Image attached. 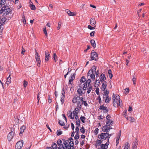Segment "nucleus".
Segmentation results:
<instances>
[{
  "mask_svg": "<svg viewBox=\"0 0 149 149\" xmlns=\"http://www.w3.org/2000/svg\"><path fill=\"white\" fill-rule=\"evenodd\" d=\"M65 12L68 14L69 15V14H70V11L68 9H66L65 10Z\"/></svg>",
  "mask_w": 149,
  "mask_h": 149,
  "instance_id": "obj_63",
  "label": "nucleus"
},
{
  "mask_svg": "<svg viewBox=\"0 0 149 149\" xmlns=\"http://www.w3.org/2000/svg\"><path fill=\"white\" fill-rule=\"evenodd\" d=\"M95 72H91V71H88L87 73L88 77H90L93 80L95 79Z\"/></svg>",
  "mask_w": 149,
  "mask_h": 149,
  "instance_id": "obj_11",
  "label": "nucleus"
},
{
  "mask_svg": "<svg viewBox=\"0 0 149 149\" xmlns=\"http://www.w3.org/2000/svg\"><path fill=\"white\" fill-rule=\"evenodd\" d=\"M75 74L74 73L71 75V78L69 79V83L71 85L72 84V81L75 78Z\"/></svg>",
  "mask_w": 149,
  "mask_h": 149,
  "instance_id": "obj_15",
  "label": "nucleus"
},
{
  "mask_svg": "<svg viewBox=\"0 0 149 149\" xmlns=\"http://www.w3.org/2000/svg\"><path fill=\"white\" fill-rule=\"evenodd\" d=\"M58 123L59 125L61 126H63L65 125L64 122L63 121L61 120H59Z\"/></svg>",
  "mask_w": 149,
  "mask_h": 149,
  "instance_id": "obj_50",
  "label": "nucleus"
},
{
  "mask_svg": "<svg viewBox=\"0 0 149 149\" xmlns=\"http://www.w3.org/2000/svg\"><path fill=\"white\" fill-rule=\"evenodd\" d=\"M57 57V56L56 54V53H54V60L55 61V62H56V60H55V58Z\"/></svg>",
  "mask_w": 149,
  "mask_h": 149,
  "instance_id": "obj_62",
  "label": "nucleus"
},
{
  "mask_svg": "<svg viewBox=\"0 0 149 149\" xmlns=\"http://www.w3.org/2000/svg\"><path fill=\"white\" fill-rule=\"evenodd\" d=\"M130 146V145L128 143L126 145L124 148V149H129V147Z\"/></svg>",
  "mask_w": 149,
  "mask_h": 149,
  "instance_id": "obj_61",
  "label": "nucleus"
},
{
  "mask_svg": "<svg viewBox=\"0 0 149 149\" xmlns=\"http://www.w3.org/2000/svg\"><path fill=\"white\" fill-rule=\"evenodd\" d=\"M4 6L0 10V14H3V15L5 17L9 15L11 12L12 10L7 5V4Z\"/></svg>",
  "mask_w": 149,
  "mask_h": 149,
  "instance_id": "obj_2",
  "label": "nucleus"
},
{
  "mask_svg": "<svg viewBox=\"0 0 149 149\" xmlns=\"http://www.w3.org/2000/svg\"><path fill=\"white\" fill-rule=\"evenodd\" d=\"M65 97L64 96H61V104H63L64 103V99L65 98Z\"/></svg>",
  "mask_w": 149,
  "mask_h": 149,
  "instance_id": "obj_41",
  "label": "nucleus"
},
{
  "mask_svg": "<svg viewBox=\"0 0 149 149\" xmlns=\"http://www.w3.org/2000/svg\"><path fill=\"white\" fill-rule=\"evenodd\" d=\"M87 86V82L84 83H81L79 84V87L80 88L83 89L84 91L86 89Z\"/></svg>",
  "mask_w": 149,
  "mask_h": 149,
  "instance_id": "obj_10",
  "label": "nucleus"
},
{
  "mask_svg": "<svg viewBox=\"0 0 149 149\" xmlns=\"http://www.w3.org/2000/svg\"><path fill=\"white\" fill-rule=\"evenodd\" d=\"M70 14H69V16H74L76 15V14L74 12H71V11L70 12Z\"/></svg>",
  "mask_w": 149,
  "mask_h": 149,
  "instance_id": "obj_51",
  "label": "nucleus"
},
{
  "mask_svg": "<svg viewBox=\"0 0 149 149\" xmlns=\"http://www.w3.org/2000/svg\"><path fill=\"white\" fill-rule=\"evenodd\" d=\"M102 143V141L101 140L97 139L96 141V143L95 144L96 147L97 148V146H98L100 145L101 143Z\"/></svg>",
  "mask_w": 149,
  "mask_h": 149,
  "instance_id": "obj_26",
  "label": "nucleus"
},
{
  "mask_svg": "<svg viewBox=\"0 0 149 149\" xmlns=\"http://www.w3.org/2000/svg\"><path fill=\"white\" fill-rule=\"evenodd\" d=\"M7 20V19L6 17H3L1 19L0 21V23H2V24H4L5 22H6Z\"/></svg>",
  "mask_w": 149,
  "mask_h": 149,
  "instance_id": "obj_31",
  "label": "nucleus"
},
{
  "mask_svg": "<svg viewBox=\"0 0 149 149\" xmlns=\"http://www.w3.org/2000/svg\"><path fill=\"white\" fill-rule=\"evenodd\" d=\"M98 137L101 139L104 140L106 139H108V137L109 136V133H103L99 135Z\"/></svg>",
  "mask_w": 149,
  "mask_h": 149,
  "instance_id": "obj_7",
  "label": "nucleus"
},
{
  "mask_svg": "<svg viewBox=\"0 0 149 149\" xmlns=\"http://www.w3.org/2000/svg\"><path fill=\"white\" fill-rule=\"evenodd\" d=\"M126 118L127 119V120H128L130 121L131 122H134L135 121V119L134 118L131 117H126Z\"/></svg>",
  "mask_w": 149,
  "mask_h": 149,
  "instance_id": "obj_30",
  "label": "nucleus"
},
{
  "mask_svg": "<svg viewBox=\"0 0 149 149\" xmlns=\"http://www.w3.org/2000/svg\"><path fill=\"white\" fill-rule=\"evenodd\" d=\"M106 79V78L104 74L102 73L101 74L100 76V80L102 82L104 81Z\"/></svg>",
  "mask_w": 149,
  "mask_h": 149,
  "instance_id": "obj_27",
  "label": "nucleus"
},
{
  "mask_svg": "<svg viewBox=\"0 0 149 149\" xmlns=\"http://www.w3.org/2000/svg\"><path fill=\"white\" fill-rule=\"evenodd\" d=\"M96 69V67L94 66H93L92 67L91 69L89 71H91V72H95V71Z\"/></svg>",
  "mask_w": 149,
  "mask_h": 149,
  "instance_id": "obj_33",
  "label": "nucleus"
},
{
  "mask_svg": "<svg viewBox=\"0 0 149 149\" xmlns=\"http://www.w3.org/2000/svg\"><path fill=\"white\" fill-rule=\"evenodd\" d=\"M25 127L24 126H22L20 129V133L19 135L21 136L22 135V134L24 131V130L25 129Z\"/></svg>",
  "mask_w": 149,
  "mask_h": 149,
  "instance_id": "obj_23",
  "label": "nucleus"
},
{
  "mask_svg": "<svg viewBox=\"0 0 149 149\" xmlns=\"http://www.w3.org/2000/svg\"><path fill=\"white\" fill-rule=\"evenodd\" d=\"M76 125H77L78 126H79V127H80V120L79 119H78L77 120H76Z\"/></svg>",
  "mask_w": 149,
  "mask_h": 149,
  "instance_id": "obj_45",
  "label": "nucleus"
},
{
  "mask_svg": "<svg viewBox=\"0 0 149 149\" xmlns=\"http://www.w3.org/2000/svg\"><path fill=\"white\" fill-rule=\"evenodd\" d=\"M84 104L85 106L86 107H87L88 106V104L86 102V101H84L83 100V104Z\"/></svg>",
  "mask_w": 149,
  "mask_h": 149,
  "instance_id": "obj_57",
  "label": "nucleus"
},
{
  "mask_svg": "<svg viewBox=\"0 0 149 149\" xmlns=\"http://www.w3.org/2000/svg\"><path fill=\"white\" fill-rule=\"evenodd\" d=\"M62 134V131L60 130H58L56 132L57 135L58 136H59Z\"/></svg>",
  "mask_w": 149,
  "mask_h": 149,
  "instance_id": "obj_42",
  "label": "nucleus"
},
{
  "mask_svg": "<svg viewBox=\"0 0 149 149\" xmlns=\"http://www.w3.org/2000/svg\"><path fill=\"white\" fill-rule=\"evenodd\" d=\"M80 130L82 133L84 134L85 132V129L83 126L81 127Z\"/></svg>",
  "mask_w": 149,
  "mask_h": 149,
  "instance_id": "obj_40",
  "label": "nucleus"
},
{
  "mask_svg": "<svg viewBox=\"0 0 149 149\" xmlns=\"http://www.w3.org/2000/svg\"><path fill=\"white\" fill-rule=\"evenodd\" d=\"M112 99L113 100V106L115 107H118L119 106L120 107H122V101H120V96L116 94L115 95L114 93L113 94Z\"/></svg>",
  "mask_w": 149,
  "mask_h": 149,
  "instance_id": "obj_1",
  "label": "nucleus"
},
{
  "mask_svg": "<svg viewBox=\"0 0 149 149\" xmlns=\"http://www.w3.org/2000/svg\"><path fill=\"white\" fill-rule=\"evenodd\" d=\"M91 59L90 60V61L97 60L98 59V56L97 53L94 51H92L91 53Z\"/></svg>",
  "mask_w": 149,
  "mask_h": 149,
  "instance_id": "obj_5",
  "label": "nucleus"
},
{
  "mask_svg": "<svg viewBox=\"0 0 149 149\" xmlns=\"http://www.w3.org/2000/svg\"><path fill=\"white\" fill-rule=\"evenodd\" d=\"M6 0H1V4H2L3 5H6Z\"/></svg>",
  "mask_w": 149,
  "mask_h": 149,
  "instance_id": "obj_49",
  "label": "nucleus"
},
{
  "mask_svg": "<svg viewBox=\"0 0 149 149\" xmlns=\"http://www.w3.org/2000/svg\"><path fill=\"white\" fill-rule=\"evenodd\" d=\"M97 100H98V102L99 104H101V99L100 97V95H99L97 98Z\"/></svg>",
  "mask_w": 149,
  "mask_h": 149,
  "instance_id": "obj_43",
  "label": "nucleus"
},
{
  "mask_svg": "<svg viewBox=\"0 0 149 149\" xmlns=\"http://www.w3.org/2000/svg\"><path fill=\"white\" fill-rule=\"evenodd\" d=\"M58 147H57V145L56 143H54L52 145V147H47L46 149H58Z\"/></svg>",
  "mask_w": 149,
  "mask_h": 149,
  "instance_id": "obj_18",
  "label": "nucleus"
},
{
  "mask_svg": "<svg viewBox=\"0 0 149 149\" xmlns=\"http://www.w3.org/2000/svg\"><path fill=\"white\" fill-rule=\"evenodd\" d=\"M88 29L90 30H93L95 29V27H93L90 25L88 26Z\"/></svg>",
  "mask_w": 149,
  "mask_h": 149,
  "instance_id": "obj_53",
  "label": "nucleus"
},
{
  "mask_svg": "<svg viewBox=\"0 0 149 149\" xmlns=\"http://www.w3.org/2000/svg\"><path fill=\"white\" fill-rule=\"evenodd\" d=\"M43 31H44V33L46 36L47 34V31H46V27L43 28Z\"/></svg>",
  "mask_w": 149,
  "mask_h": 149,
  "instance_id": "obj_60",
  "label": "nucleus"
},
{
  "mask_svg": "<svg viewBox=\"0 0 149 149\" xmlns=\"http://www.w3.org/2000/svg\"><path fill=\"white\" fill-rule=\"evenodd\" d=\"M108 73L109 74V77L111 79L113 76V75L112 74V72L110 69L108 70Z\"/></svg>",
  "mask_w": 149,
  "mask_h": 149,
  "instance_id": "obj_37",
  "label": "nucleus"
},
{
  "mask_svg": "<svg viewBox=\"0 0 149 149\" xmlns=\"http://www.w3.org/2000/svg\"><path fill=\"white\" fill-rule=\"evenodd\" d=\"M79 126H77L76 127V129H75V132L76 133H79Z\"/></svg>",
  "mask_w": 149,
  "mask_h": 149,
  "instance_id": "obj_59",
  "label": "nucleus"
},
{
  "mask_svg": "<svg viewBox=\"0 0 149 149\" xmlns=\"http://www.w3.org/2000/svg\"><path fill=\"white\" fill-rule=\"evenodd\" d=\"M95 92H96V93L97 95H99L100 93H99V88H98L97 87V88H96V90H95Z\"/></svg>",
  "mask_w": 149,
  "mask_h": 149,
  "instance_id": "obj_52",
  "label": "nucleus"
},
{
  "mask_svg": "<svg viewBox=\"0 0 149 149\" xmlns=\"http://www.w3.org/2000/svg\"><path fill=\"white\" fill-rule=\"evenodd\" d=\"M86 80V79L84 77H81L80 80V83H84V82Z\"/></svg>",
  "mask_w": 149,
  "mask_h": 149,
  "instance_id": "obj_38",
  "label": "nucleus"
},
{
  "mask_svg": "<svg viewBox=\"0 0 149 149\" xmlns=\"http://www.w3.org/2000/svg\"><path fill=\"white\" fill-rule=\"evenodd\" d=\"M28 84V82L25 80H24V81L23 85L24 87L26 88Z\"/></svg>",
  "mask_w": 149,
  "mask_h": 149,
  "instance_id": "obj_54",
  "label": "nucleus"
},
{
  "mask_svg": "<svg viewBox=\"0 0 149 149\" xmlns=\"http://www.w3.org/2000/svg\"><path fill=\"white\" fill-rule=\"evenodd\" d=\"M112 129L111 126H108L106 125L103 127L102 130L103 132H108L110 129Z\"/></svg>",
  "mask_w": 149,
  "mask_h": 149,
  "instance_id": "obj_12",
  "label": "nucleus"
},
{
  "mask_svg": "<svg viewBox=\"0 0 149 149\" xmlns=\"http://www.w3.org/2000/svg\"><path fill=\"white\" fill-rule=\"evenodd\" d=\"M35 57L36 59L37 62V66L38 67L40 66V63L41 61L40 58V56L39 54L37 52L36 50H35Z\"/></svg>",
  "mask_w": 149,
  "mask_h": 149,
  "instance_id": "obj_6",
  "label": "nucleus"
},
{
  "mask_svg": "<svg viewBox=\"0 0 149 149\" xmlns=\"http://www.w3.org/2000/svg\"><path fill=\"white\" fill-rule=\"evenodd\" d=\"M65 141H68V143H69V144H68V145L67 146V148H71V147H72L74 145V143L72 141H70V140H65Z\"/></svg>",
  "mask_w": 149,
  "mask_h": 149,
  "instance_id": "obj_20",
  "label": "nucleus"
},
{
  "mask_svg": "<svg viewBox=\"0 0 149 149\" xmlns=\"http://www.w3.org/2000/svg\"><path fill=\"white\" fill-rule=\"evenodd\" d=\"M63 143L61 144L62 143V141L60 139H58L57 141V144L59 146L58 149H67V144H68V141H65V140H63Z\"/></svg>",
  "mask_w": 149,
  "mask_h": 149,
  "instance_id": "obj_4",
  "label": "nucleus"
},
{
  "mask_svg": "<svg viewBox=\"0 0 149 149\" xmlns=\"http://www.w3.org/2000/svg\"><path fill=\"white\" fill-rule=\"evenodd\" d=\"M79 111L78 108L76 107L75 108L74 111L73 112L74 113L78 114Z\"/></svg>",
  "mask_w": 149,
  "mask_h": 149,
  "instance_id": "obj_48",
  "label": "nucleus"
},
{
  "mask_svg": "<svg viewBox=\"0 0 149 149\" xmlns=\"http://www.w3.org/2000/svg\"><path fill=\"white\" fill-rule=\"evenodd\" d=\"M138 145V141L136 139H135L132 144L133 149H136Z\"/></svg>",
  "mask_w": 149,
  "mask_h": 149,
  "instance_id": "obj_19",
  "label": "nucleus"
},
{
  "mask_svg": "<svg viewBox=\"0 0 149 149\" xmlns=\"http://www.w3.org/2000/svg\"><path fill=\"white\" fill-rule=\"evenodd\" d=\"M90 41L91 43L92 46L94 48L95 47H96V45L95 40H91Z\"/></svg>",
  "mask_w": 149,
  "mask_h": 149,
  "instance_id": "obj_35",
  "label": "nucleus"
},
{
  "mask_svg": "<svg viewBox=\"0 0 149 149\" xmlns=\"http://www.w3.org/2000/svg\"><path fill=\"white\" fill-rule=\"evenodd\" d=\"M23 141L22 140L18 142L16 144L15 148L18 149H21L23 146Z\"/></svg>",
  "mask_w": 149,
  "mask_h": 149,
  "instance_id": "obj_9",
  "label": "nucleus"
},
{
  "mask_svg": "<svg viewBox=\"0 0 149 149\" xmlns=\"http://www.w3.org/2000/svg\"><path fill=\"white\" fill-rule=\"evenodd\" d=\"M103 99H104V101L106 103H108L111 100V97L109 95H107L105 97L103 96Z\"/></svg>",
  "mask_w": 149,
  "mask_h": 149,
  "instance_id": "obj_16",
  "label": "nucleus"
},
{
  "mask_svg": "<svg viewBox=\"0 0 149 149\" xmlns=\"http://www.w3.org/2000/svg\"><path fill=\"white\" fill-rule=\"evenodd\" d=\"M48 100H49L48 102L49 103H51L52 102V99H51V97L49 95L48 96Z\"/></svg>",
  "mask_w": 149,
  "mask_h": 149,
  "instance_id": "obj_55",
  "label": "nucleus"
},
{
  "mask_svg": "<svg viewBox=\"0 0 149 149\" xmlns=\"http://www.w3.org/2000/svg\"><path fill=\"white\" fill-rule=\"evenodd\" d=\"M83 89H81V88H79L77 90V92L79 95V96H81L83 94H84L85 92H84L82 90Z\"/></svg>",
  "mask_w": 149,
  "mask_h": 149,
  "instance_id": "obj_24",
  "label": "nucleus"
},
{
  "mask_svg": "<svg viewBox=\"0 0 149 149\" xmlns=\"http://www.w3.org/2000/svg\"><path fill=\"white\" fill-rule=\"evenodd\" d=\"M62 96H64L65 97V92L64 88H63L62 90Z\"/></svg>",
  "mask_w": 149,
  "mask_h": 149,
  "instance_id": "obj_58",
  "label": "nucleus"
},
{
  "mask_svg": "<svg viewBox=\"0 0 149 149\" xmlns=\"http://www.w3.org/2000/svg\"><path fill=\"white\" fill-rule=\"evenodd\" d=\"M90 24L93 26H94L96 24L95 19L94 18H91L90 21Z\"/></svg>",
  "mask_w": 149,
  "mask_h": 149,
  "instance_id": "obj_25",
  "label": "nucleus"
},
{
  "mask_svg": "<svg viewBox=\"0 0 149 149\" xmlns=\"http://www.w3.org/2000/svg\"><path fill=\"white\" fill-rule=\"evenodd\" d=\"M102 91L103 92V96L105 97L107 95H108L109 93V90L107 89Z\"/></svg>",
  "mask_w": 149,
  "mask_h": 149,
  "instance_id": "obj_32",
  "label": "nucleus"
},
{
  "mask_svg": "<svg viewBox=\"0 0 149 149\" xmlns=\"http://www.w3.org/2000/svg\"><path fill=\"white\" fill-rule=\"evenodd\" d=\"M113 123V121L112 120H107L106 123V125L108 126H111V125Z\"/></svg>",
  "mask_w": 149,
  "mask_h": 149,
  "instance_id": "obj_28",
  "label": "nucleus"
},
{
  "mask_svg": "<svg viewBox=\"0 0 149 149\" xmlns=\"http://www.w3.org/2000/svg\"><path fill=\"white\" fill-rule=\"evenodd\" d=\"M79 133H76V134L74 137L75 139L77 140L79 138Z\"/></svg>",
  "mask_w": 149,
  "mask_h": 149,
  "instance_id": "obj_47",
  "label": "nucleus"
},
{
  "mask_svg": "<svg viewBox=\"0 0 149 149\" xmlns=\"http://www.w3.org/2000/svg\"><path fill=\"white\" fill-rule=\"evenodd\" d=\"M30 7L31 10H35L36 9V8L34 5L33 4H30Z\"/></svg>",
  "mask_w": 149,
  "mask_h": 149,
  "instance_id": "obj_39",
  "label": "nucleus"
},
{
  "mask_svg": "<svg viewBox=\"0 0 149 149\" xmlns=\"http://www.w3.org/2000/svg\"><path fill=\"white\" fill-rule=\"evenodd\" d=\"M10 74L8 77L7 78V80L6 81V84H9L10 83L11 78L10 77Z\"/></svg>",
  "mask_w": 149,
  "mask_h": 149,
  "instance_id": "obj_34",
  "label": "nucleus"
},
{
  "mask_svg": "<svg viewBox=\"0 0 149 149\" xmlns=\"http://www.w3.org/2000/svg\"><path fill=\"white\" fill-rule=\"evenodd\" d=\"M15 133L13 132V131H11L8 134L7 136V139L8 141H10L13 138Z\"/></svg>",
  "mask_w": 149,
  "mask_h": 149,
  "instance_id": "obj_8",
  "label": "nucleus"
},
{
  "mask_svg": "<svg viewBox=\"0 0 149 149\" xmlns=\"http://www.w3.org/2000/svg\"><path fill=\"white\" fill-rule=\"evenodd\" d=\"M83 98L80 97L79 96L75 97L73 98L72 100V102L73 103H77V107L81 108L82 105L83 104Z\"/></svg>",
  "mask_w": 149,
  "mask_h": 149,
  "instance_id": "obj_3",
  "label": "nucleus"
},
{
  "mask_svg": "<svg viewBox=\"0 0 149 149\" xmlns=\"http://www.w3.org/2000/svg\"><path fill=\"white\" fill-rule=\"evenodd\" d=\"M49 54L47 51L45 52V60L46 61H48L49 60Z\"/></svg>",
  "mask_w": 149,
  "mask_h": 149,
  "instance_id": "obj_17",
  "label": "nucleus"
},
{
  "mask_svg": "<svg viewBox=\"0 0 149 149\" xmlns=\"http://www.w3.org/2000/svg\"><path fill=\"white\" fill-rule=\"evenodd\" d=\"M95 33L94 31H93L90 33V35L91 37L94 36V34Z\"/></svg>",
  "mask_w": 149,
  "mask_h": 149,
  "instance_id": "obj_64",
  "label": "nucleus"
},
{
  "mask_svg": "<svg viewBox=\"0 0 149 149\" xmlns=\"http://www.w3.org/2000/svg\"><path fill=\"white\" fill-rule=\"evenodd\" d=\"M68 117H70L71 119H74L75 114L73 113L71 111H69L68 113Z\"/></svg>",
  "mask_w": 149,
  "mask_h": 149,
  "instance_id": "obj_21",
  "label": "nucleus"
},
{
  "mask_svg": "<svg viewBox=\"0 0 149 149\" xmlns=\"http://www.w3.org/2000/svg\"><path fill=\"white\" fill-rule=\"evenodd\" d=\"M109 142H107L105 144H102L100 145V148L99 149H107L108 146Z\"/></svg>",
  "mask_w": 149,
  "mask_h": 149,
  "instance_id": "obj_14",
  "label": "nucleus"
},
{
  "mask_svg": "<svg viewBox=\"0 0 149 149\" xmlns=\"http://www.w3.org/2000/svg\"><path fill=\"white\" fill-rule=\"evenodd\" d=\"M107 85V83L106 81H104L102 83L101 87V89L102 91H105L106 90Z\"/></svg>",
  "mask_w": 149,
  "mask_h": 149,
  "instance_id": "obj_22",
  "label": "nucleus"
},
{
  "mask_svg": "<svg viewBox=\"0 0 149 149\" xmlns=\"http://www.w3.org/2000/svg\"><path fill=\"white\" fill-rule=\"evenodd\" d=\"M61 24V22H59L58 23V26L57 28V29L58 30H59L60 29Z\"/></svg>",
  "mask_w": 149,
  "mask_h": 149,
  "instance_id": "obj_56",
  "label": "nucleus"
},
{
  "mask_svg": "<svg viewBox=\"0 0 149 149\" xmlns=\"http://www.w3.org/2000/svg\"><path fill=\"white\" fill-rule=\"evenodd\" d=\"M86 118L82 116L80 117V119L81 120L82 122L84 123H85L84 120Z\"/></svg>",
  "mask_w": 149,
  "mask_h": 149,
  "instance_id": "obj_46",
  "label": "nucleus"
},
{
  "mask_svg": "<svg viewBox=\"0 0 149 149\" xmlns=\"http://www.w3.org/2000/svg\"><path fill=\"white\" fill-rule=\"evenodd\" d=\"M41 93H38L37 95V99L38 100V104H39V100H40V97H41Z\"/></svg>",
  "mask_w": 149,
  "mask_h": 149,
  "instance_id": "obj_36",
  "label": "nucleus"
},
{
  "mask_svg": "<svg viewBox=\"0 0 149 149\" xmlns=\"http://www.w3.org/2000/svg\"><path fill=\"white\" fill-rule=\"evenodd\" d=\"M99 130L98 128H96L94 132V134L97 135L98 134Z\"/></svg>",
  "mask_w": 149,
  "mask_h": 149,
  "instance_id": "obj_44",
  "label": "nucleus"
},
{
  "mask_svg": "<svg viewBox=\"0 0 149 149\" xmlns=\"http://www.w3.org/2000/svg\"><path fill=\"white\" fill-rule=\"evenodd\" d=\"M92 89V86L91 85L88 84L87 87V91L88 94H89L91 92Z\"/></svg>",
  "mask_w": 149,
  "mask_h": 149,
  "instance_id": "obj_29",
  "label": "nucleus"
},
{
  "mask_svg": "<svg viewBox=\"0 0 149 149\" xmlns=\"http://www.w3.org/2000/svg\"><path fill=\"white\" fill-rule=\"evenodd\" d=\"M99 109L103 110V112L104 113H107L108 111L107 107H106L104 106L103 105L100 106Z\"/></svg>",
  "mask_w": 149,
  "mask_h": 149,
  "instance_id": "obj_13",
  "label": "nucleus"
}]
</instances>
